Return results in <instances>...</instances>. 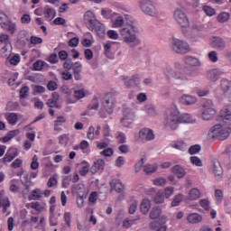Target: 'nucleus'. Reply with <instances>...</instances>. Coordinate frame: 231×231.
I'll return each mask as SVG.
<instances>
[{
  "label": "nucleus",
  "instance_id": "9b49d317",
  "mask_svg": "<svg viewBox=\"0 0 231 231\" xmlns=\"http://www.w3.org/2000/svg\"><path fill=\"white\" fill-rule=\"evenodd\" d=\"M174 46L177 53H189L190 47L189 43L181 40H175Z\"/></svg>",
  "mask_w": 231,
  "mask_h": 231
},
{
  "label": "nucleus",
  "instance_id": "8fccbe9b",
  "mask_svg": "<svg viewBox=\"0 0 231 231\" xmlns=\"http://www.w3.org/2000/svg\"><path fill=\"white\" fill-rule=\"evenodd\" d=\"M163 191L160 190L155 194V197L153 199L154 203L160 204V203H163Z\"/></svg>",
  "mask_w": 231,
  "mask_h": 231
},
{
  "label": "nucleus",
  "instance_id": "f8f14e48",
  "mask_svg": "<svg viewBox=\"0 0 231 231\" xmlns=\"http://www.w3.org/2000/svg\"><path fill=\"white\" fill-rule=\"evenodd\" d=\"M115 97L113 94H108L105 97L104 107L107 113H113V107H115Z\"/></svg>",
  "mask_w": 231,
  "mask_h": 231
},
{
  "label": "nucleus",
  "instance_id": "5fc2aeb1",
  "mask_svg": "<svg viewBox=\"0 0 231 231\" xmlns=\"http://www.w3.org/2000/svg\"><path fill=\"white\" fill-rule=\"evenodd\" d=\"M74 97L77 98V100H80V98H84V97H86V90H84V88H81L79 90H75Z\"/></svg>",
  "mask_w": 231,
  "mask_h": 231
},
{
  "label": "nucleus",
  "instance_id": "393cba45",
  "mask_svg": "<svg viewBox=\"0 0 231 231\" xmlns=\"http://www.w3.org/2000/svg\"><path fill=\"white\" fill-rule=\"evenodd\" d=\"M5 120H7L9 125H16L17 122H19V115L9 113L5 116Z\"/></svg>",
  "mask_w": 231,
  "mask_h": 231
},
{
  "label": "nucleus",
  "instance_id": "6e6552de",
  "mask_svg": "<svg viewBox=\"0 0 231 231\" xmlns=\"http://www.w3.org/2000/svg\"><path fill=\"white\" fill-rule=\"evenodd\" d=\"M219 121L225 125H231V106H225L219 112Z\"/></svg>",
  "mask_w": 231,
  "mask_h": 231
},
{
  "label": "nucleus",
  "instance_id": "0eeeda50",
  "mask_svg": "<svg viewBox=\"0 0 231 231\" xmlns=\"http://www.w3.org/2000/svg\"><path fill=\"white\" fill-rule=\"evenodd\" d=\"M122 82L126 88H139L140 75L135 74L132 77L122 76Z\"/></svg>",
  "mask_w": 231,
  "mask_h": 231
},
{
  "label": "nucleus",
  "instance_id": "6ab92c4d",
  "mask_svg": "<svg viewBox=\"0 0 231 231\" xmlns=\"http://www.w3.org/2000/svg\"><path fill=\"white\" fill-rule=\"evenodd\" d=\"M102 127L98 125L97 126V130L95 131V127L94 126H89L88 133H87V138L88 140H95V135L96 136H100V131H101Z\"/></svg>",
  "mask_w": 231,
  "mask_h": 231
},
{
  "label": "nucleus",
  "instance_id": "cd10ccee",
  "mask_svg": "<svg viewBox=\"0 0 231 231\" xmlns=\"http://www.w3.org/2000/svg\"><path fill=\"white\" fill-rule=\"evenodd\" d=\"M14 158H17V152L9 150L3 158L4 163H10Z\"/></svg>",
  "mask_w": 231,
  "mask_h": 231
},
{
  "label": "nucleus",
  "instance_id": "f03ea898",
  "mask_svg": "<svg viewBox=\"0 0 231 231\" xmlns=\"http://www.w3.org/2000/svg\"><path fill=\"white\" fill-rule=\"evenodd\" d=\"M231 134V127L227 125L217 124L213 125L209 132L208 136L211 138H217L220 142L226 140Z\"/></svg>",
  "mask_w": 231,
  "mask_h": 231
},
{
  "label": "nucleus",
  "instance_id": "0e129e2a",
  "mask_svg": "<svg viewBox=\"0 0 231 231\" xmlns=\"http://www.w3.org/2000/svg\"><path fill=\"white\" fill-rule=\"evenodd\" d=\"M114 152H115L112 150V148H106V149L103 150L102 152H100V154H101V156L109 158V157L113 156Z\"/></svg>",
  "mask_w": 231,
  "mask_h": 231
},
{
  "label": "nucleus",
  "instance_id": "7c9ffc66",
  "mask_svg": "<svg viewBox=\"0 0 231 231\" xmlns=\"http://www.w3.org/2000/svg\"><path fill=\"white\" fill-rule=\"evenodd\" d=\"M89 30H95L97 33H104V25L97 20L94 23L89 25Z\"/></svg>",
  "mask_w": 231,
  "mask_h": 231
},
{
  "label": "nucleus",
  "instance_id": "dca6fc26",
  "mask_svg": "<svg viewBox=\"0 0 231 231\" xmlns=\"http://www.w3.org/2000/svg\"><path fill=\"white\" fill-rule=\"evenodd\" d=\"M115 44H116L115 42H107L104 44V51L107 59H113L115 57V49H113Z\"/></svg>",
  "mask_w": 231,
  "mask_h": 231
},
{
  "label": "nucleus",
  "instance_id": "20e7f679",
  "mask_svg": "<svg viewBox=\"0 0 231 231\" xmlns=\"http://www.w3.org/2000/svg\"><path fill=\"white\" fill-rule=\"evenodd\" d=\"M0 26L11 35L17 32V23L8 20V16L5 14H0Z\"/></svg>",
  "mask_w": 231,
  "mask_h": 231
},
{
  "label": "nucleus",
  "instance_id": "412c9836",
  "mask_svg": "<svg viewBox=\"0 0 231 231\" xmlns=\"http://www.w3.org/2000/svg\"><path fill=\"white\" fill-rule=\"evenodd\" d=\"M188 223L198 224L203 221V216L199 213H191L187 217Z\"/></svg>",
  "mask_w": 231,
  "mask_h": 231
},
{
  "label": "nucleus",
  "instance_id": "e2e57ef3",
  "mask_svg": "<svg viewBox=\"0 0 231 231\" xmlns=\"http://www.w3.org/2000/svg\"><path fill=\"white\" fill-rule=\"evenodd\" d=\"M208 59L211 60V62H217L219 60V58L217 57V51H212L208 53Z\"/></svg>",
  "mask_w": 231,
  "mask_h": 231
},
{
  "label": "nucleus",
  "instance_id": "c85d7f7f",
  "mask_svg": "<svg viewBox=\"0 0 231 231\" xmlns=\"http://www.w3.org/2000/svg\"><path fill=\"white\" fill-rule=\"evenodd\" d=\"M201 198V191L199 189L193 188L189 192V199L190 201H194L196 199H199Z\"/></svg>",
  "mask_w": 231,
  "mask_h": 231
},
{
  "label": "nucleus",
  "instance_id": "aec40b11",
  "mask_svg": "<svg viewBox=\"0 0 231 231\" xmlns=\"http://www.w3.org/2000/svg\"><path fill=\"white\" fill-rule=\"evenodd\" d=\"M180 101L181 104L184 106H192V104H196L198 102V98L194 96L190 95H183L180 98Z\"/></svg>",
  "mask_w": 231,
  "mask_h": 231
},
{
  "label": "nucleus",
  "instance_id": "f704fd0d",
  "mask_svg": "<svg viewBox=\"0 0 231 231\" xmlns=\"http://www.w3.org/2000/svg\"><path fill=\"white\" fill-rule=\"evenodd\" d=\"M151 210V201L149 199H143L141 203V212L147 214Z\"/></svg>",
  "mask_w": 231,
  "mask_h": 231
},
{
  "label": "nucleus",
  "instance_id": "c756f323",
  "mask_svg": "<svg viewBox=\"0 0 231 231\" xmlns=\"http://www.w3.org/2000/svg\"><path fill=\"white\" fill-rule=\"evenodd\" d=\"M183 60L187 66H199V60L192 56H185Z\"/></svg>",
  "mask_w": 231,
  "mask_h": 231
},
{
  "label": "nucleus",
  "instance_id": "052dcab7",
  "mask_svg": "<svg viewBox=\"0 0 231 231\" xmlns=\"http://www.w3.org/2000/svg\"><path fill=\"white\" fill-rule=\"evenodd\" d=\"M48 62H50V64H57L59 62V56L57 53L51 54L48 58Z\"/></svg>",
  "mask_w": 231,
  "mask_h": 231
},
{
  "label": "nucleus",
  "instance_id": "69168bd1",
  "mask_svg": "<svg viewBox=\"0 0 231 231\" xmlns=\"http://www.w3.org/2000/svg\"><path fill=\"white\" fill-rule=\"evenodd\" d=\"M69 183H71V175H67L63 177V180H62L63 189H68V187H69Z\"/></svg>",
  "mask_w": 231,
  "mask_h": 231
},
{
  "label": "nucleus",
  "instance_id": "bb28decb",
  "mask_svg": "<svg viewBox=\"0 0 231 231\" xmlns=\"http://www.w3.org/2000/svg\"><path fill=\"white\" fill-rule=\"evenodd\" d=\"M84 21L85 23H88L89 26H91L97 21V17L93 12L87 11L84 14Z\"/></svg>",
  "mask_w": 231,
  "mask_h": 231
},
{
  "label": "nucleus",
  "instance_id": "bf43d9fd",
  "mask_svg": "<svg viewBox=\"0 0 231 231\" xmlns=\"http://www.w3.org/2000/svg\"><path fill=\"white\" fill-rule=\"evenodd\" d=\"M28 93H30V88L28 87H23L20 89V98H28Z\"/></svg>",
  "mask_w": 231,
  "mask_h": 231
},
{
  "label": "nucleus",
  "instance_id": "c9c22d12",
  "mask_svg": "<svg viewBox=\"0 0 231 231\" xmlns=\"http://www.w3.org/2000/svg\"><path fill=\"white\" fill-rule=\"evenodd\" d=\"M143 109H146L147 115H150L151 116H156V115H158V112H156V108H154L152 104H146L143 106Z\"/></svg>",
  "mask_w": 231,
  "mask_h": 231
},
{
  "label": "nucleus",
  "instance_id": "72a5a7b5",
  "mask_svg": "<svg viewBox=\"0 0 231 231\" xmlns=\"http://www.w3.org/2000/svg\"><path fill=\"white\" fill-rule=\"evenodd\" d=\"M10 199L7 197H5V190L0 191V208L1 207H10Z\"/></svg>",
  "mask_w": 231,
  "mask_h": 231
},
{
  "label": "nucleus",
  "instance_id": "b1692460",
  "mask_svg": "<svg viewBox=\"0 0 231 231\" xmlns=\"http://www.w3.org/2000/svg\"><path fill=\"white\" fill-rule=\"evenodd\" d=\"M71 192L77 194L78 196H84L86 192V187L84 184H76L71 187Z\"/></svg>",
  "mask_w": 231,
  "mask_h": 231
},
{
  "label": "nucleus",
  "instance_id": "09e8293b",
  "mask_svg": "<svg viewBox=\"0 0 231 231\" xmlns=\"http://www.w3.org/2000/svg\"><path fill=\"white\" fill-rule=\"evenodd\" d=\"M106 35H107L108 39H112L114 41L118 40V38L120 37V34H118V32H116L115 30L107 31Z\"/></svg>",
  "mask_w": 231,
  "mask_h": 231
},
{
  "label": "nucleus",
  "instance_id": "39448f33",
  "mask_svg": "<svg viewBox=\"0 0 231 231\" xmlns=\"http://www.w3.org/2000/svg\"><path fill=\"white\" fill-rule=\"evenodd\" d=\"M35 15H39L40 17L44 15L45 19H49L50 21H52V19H55L57 17V11L53 9L52 7H50V5H45L44 7H40L34 10Z\"/></svg>",
  "mask_w": 231,
  "mask_h": 231
},
{
  "label": "nucleus",
  "instance_id": "de8ad7c7",
  "mask_svg": "<svg viewBox=\"0 0 231 231\" xmlns=\"http://www.w3.org/2000/svg\"><path fill=\"white\" fill-rule=\"evenodd\" d=\"M202 10L208 17H212L216 14V9L212 8L209 5H204Z\"/></svg>",
  "mask_w": 231,
  "mask_h": 231
},
{
  "label": "nucleus",
  "instance_id": "473e14b6",
  "mask_svg": "<svg viewBox=\"0 0 231 231\" xmlns=\"http://www.w3.org/2000/svg\"><path fill=\"white\" fill-rule=\"evenodd\" d=\"M57 102H59V94L53 93L52 97L48 99L47 106L49 107H59V106H57Z\"/></svg>",
  "mask_w": 231,
  "mask_h": 231
},
{
  "label": "nucleus",
  "instance_id": "a878e982",
  "mask_svg": "<svg viewBox=\"0 0 231 231\" xmlns=\"http://www.w3.org/2000/svg\"><path fill=\"white\" fill-rule=\"evenodd\" d=\"M213 171L216 178H221V176H223V168L219 161L213 162Z\"/></svg>",
  "mask_w": 231,
  "mask_h": 231
},
{
  "label": "nucleus",
  "instance_id": "680f3d73",
  "mask_svg": "<svg viewBox=\"0 0 231 231\" xmlns=\"http://www.w3.org/2000/svg\"><path fill=\"white\" fill-rule=\"evenodd\" d=\"M72 69L73 73H82V63L80 61L75 62Z\"/></svg>",
  "mask_w": 231,
  "mask_h": 231
},
{
  "label": "nucleus",
  "instance_id": "f257e3e1",
  "mask_svg": "<svg viewBox=\"0 0 231 231\" xmlns=\"http://www.w3.org/2000/svg\"><path fill=\"white\" fill-rule=\"evenodd\" d=\"M125 21L127 23L124 25V17L117 16L112 23V28H120L119 35L123 42L130 48H136L142 44V41L136 35L139 32L138 26L134 23V19L129 14L125 15Z\"/></svg>",
  "mask_w": 231,
  "mask_h": 231
},
{
  "label": "nucleus",
  "instance_id": "f3484780",
  "mask_svg": "<svg viewBox=\"0 0 231 231\" xmlns=\"http://www.w3.org/2000/svg\"><path fill=\"white\" fill-rule=\"evenodd\" d=\"M165 125L167 127H171V129H174V109L173 108H170L166 111Z\"/></svg>",
  "mask_w": 231,
  "mask_h": 231
},
{
  "label": "nucleus",
  "instance_id": "ea45409f",
  "mask_svg": "<svg viewBox=\"0 0 231 231\" xmlns=\"http://www.w3.org/2000/svg\"><path fill=\"white\" fill-rule=\"evenodd\" d=\"M28 198H29V201H32V199L33 200L41 199V198H42V192H41V189H35L32 190V195L29 196Z\"/></svg>",
  "mask_w": 231,
  "mask_h": 231
},
{
  "label": "nucleus",
  "instance_id": "9d476101",
  "mask_svg": "<svg viewBox=\"0 0 231 231\" xmlns=\"http://www.w3.org/2000/svg\"><path fill=\"white\" fill-rule=\"evenodd\" d=\"M175 15H177L176 21H177V23H179V24H180V26H181V28H189L190 23L189 22V18L187 17V14H185V13H183L182 11H176Z\"/></svg>",
  "mask_w": 231,
  "mask_h": 231
},
{
  "label": "nucleus",
  "instance_id": "4c0bfd02",
  "mask_svg": "<svg viewBox=\"0 0 231 231\" xmlns=\"http://www.w3.org/2000/svg\"><path fill=\"white\" fill-rule=\"evenodd\" d=\"M220 88L224 93H227V91H230L231 88V81L228 79H222Z\"/></svg>",
  "mask_w": 231,
  "mask_h": 231
},
{
  "label": "nucleus",
  "instance_id": "603ef678",
  "mask_svg": "<svg viewBox=\"0 0 231 231\" xmlns=\"http://www.w3.org/2000/svg\"><path fill=\"white\" fill-rule=\"evenodd\" d=\"M201 151V145L194 144L189 148V154H198Z\"/></svg>",
  "mask_w": 231,
  "mask_h": 231
},
{
  "label": "nucleus",
  "instance_id": "2f4dec72",
  "mask_svg": "<svg viewBox=\"0 0 231 231\" xmlns=\"http://www.w3.org/2000/svg\"><path fill=\"white\" fill-rule=\"evenodd\" d=\"M12 51V44L11 43H5L1 51H0V53H1V56L4 57V58H8L10 57V53Z\"/></svg>",
  "mask_w": 231,
  "mask_h": 231
},
{
  "label": "nucleus",
  "instance_id": "4d7b16f0",
  "mask_svg": "<svg viewBox=\"0 0 231 231\" xmlns=\"http://www.w3.org/2000/svg\"><path fill=\"white\" fill-rule=\"evenodd\" d=\"M116 140L119 142V143H125L127 137L125 136V134L118 132L116 134Z\"/></svg>",
  "mask_w": 231,
  "mask_h": 231
},
{
  "label": "nucleus",
  "instance_id": "2eb2a0df",
  "mask_svg": "<svg viewBox=\"0 0 231 231\" xmlns=\"http://www.w3.org/2000/svg\"><path fill=\"white\" fill-rule=\"evenodd\" d=\"M139 138L150 142V140H154V133L151 129L143 128L139 131Z\"/></svg>",
  "mask_w": 231,
  "mask_h": 231
},
{
  "label": "nucleus",
  "instance_id": "13d9d810",
  "mask_svg": "<svg viewBox=\"0 0 231 231\" xmlns=\"http://www.w3.org/2000/svg\"><path fill=\"white\" fill-rule=\"evenodd\" d=\"M73 66H75V63L71 60H66L63 63V68L67 69V71L73 69Z\"/></svg>",
  "mask_w": 231,
  "mask_h": 231
},
{
  "label": "nucleus",
  "instance_id": "6e6d98bb",
  "mask_svg": "<svg viewBox=\"0 0 231 231\" xmlns=\"http://www.w3.org/2000/svg\"><path fill=\"white\" fill-rule=\"evenodd\" d=\"M153 184L156 185L157 187H163L167 184V180L163 178H157L153 180Z\"/></svg>",
  "mask_w": 231,
  "mask_h": 231
},
{
  "label": "nucleus",
  "instance_id": "79ce46f5",
  "mask_svg": "<svg viewBox=\"0 0 231 231\" xmlns=\"http://www.w3.org/2000/svg\"><path fill=\"white\" fill-rule=\"evenodd\" d=\"M156 169H158L156 164H146L143 167V172L145 174H152V172H156Z\"/></svg>",
  "mask_w": 231,
  "mask_h": 231
},
{
  "label": "nucleus",
  "instance_id": "a18cd8bd",
  "mask_svg": "<svg viewBox=\"0 0 231 231\" xmlns=\"http://www.w3.org/2000/svg\"><path fill=\"white\" fill-rule=\"evenodd\" d=\"M60 145H68L69 143V134H64L58 137Z\"/></svg>",
  "mask_w": 231,
  "mask_h": 231
},
{
  "label": "nucleus",
  "instance_id": "4be33fe9",
  "mask_svg": "<svg viewBox=\"0 0 231 231\" xmlns=\"http://www.w3.org/2000/svg\"><path fill=\"white\" fill-rule=\"evenodd\" d=\"M221 76V71L217 69H214L212 70L208 71L207 78L208 80H211V82L217 81V79Z\"/></svg>",
  "mask_w": 231,
  "mask_h": 231
},
{
  "label": "nucleus",
  "instance_id": "a19ab883",
  "mask_svg": "<svg viewBox=\"0 0 231 231\" xmlns=\"http://www.w3.org/2000/svg\"><path fill=\"white\" fill-rule=\"evenodd\" d=\"M174 174L177 176V178H183L187 172L185 171V169L180 165H176L174 166Z\"/></svg>",
  "mask_w": 231,
  "mask_h": 231
},
{
  "label": "nucleus",
  "instance_id": "c03bdc74",
  "mask_svg": "<svg viewBox=\"0 0 231 231\" xmlns=\"http://www.w3.org/2000/svg\"><path fill=\"white\" fill-rule=\"evenodd\" d=\"M174 147L179 151H187V143L183 140H177L174 143Z\"/></svg>",
  "mask_w": 231,
  "mask_h": 231
},
{
  "label": "nucleus",
  "instance_id": "37998d69",
  "mask_svg": "<svg viewBox=\"0 0 231 231\" xmlns=\"http://www.w3.org/2000/svg\"><path fill=\"white\" fill-rule=\"evenodd\" d=\"M138 219H140V218H134V219L125 218L123 221V227L124 228H131V226H133V225H134L138 221Z\"/></svg>",
  "mask_w": 231,
  "mask_h": 231
},
{
  "label": "nucleus",
  "instance_id": "a211bd4d",
  "mask_svg": "<svg viewBox=\"0 0 231 231\" xmlns=\"http://www.w3.org/2000/svg\"><path fill=\"white\" fill-rule=\"evenodd\" d=\"M104 167H106V162H104L102 159H99L93 163L92 167L90 168V172L92 174H97L98 171H103Z\"/></svg>",
  "mask_w": 231,
  "mask_h": 231
},
{
  "label": "nucleus",
  "instance_id": "774afa93",
  "mask_svg": "<svg viewBox=\"0 0 231 231\" xmlns=\"http://www.w3.org/2000/svg\"><path fill=\"white\" fill-rule=\"evenodd\" d=\"M79 38L74 37V38H71V39L69 41L68 44H69V46L70 48H77V46H79Z\"/></svg>",
  "mask_w": 231,
  "mask_h": 231
},
{
  "label": "nucleus",
  "instance_id": "338daca9",
  "mask_svg": "<svg viewBox=\"0 0 231 231\" xmlns=\"http://www.w3.org/2000/svg\"><path fill=\"white\" fill-rule=\"evenodd\" d=\"M83 163H86V165L81 168L79 174L80 176H88V172H89V164L86 162H83Z\"/></svg>",
  "mask_w": 231,
  "mask_h": 231
},
{
  "label": "nucleus",
  "instance_id": "49530a36",
  "mask_svg": "<svg viewBox=\"0 0 231 231\" xmlns=\"http://www.w3.org/2000/svg\"><path fill=\"white\" fill-rule=\"evenodd\" d=\"M230 19V14L226 12H222L217 16L218 23H226Z\"/></svg>",
  "mask_w": 231,
  "mask_h": 231
},
{
  "label": "nucleus",
  "instance_id": "58836bf2",
  "mask_svg": "<svg viewBox=\"0 0 231 231\" xmlns=\"http://www.w3.org/2000/svg\"><path fill=\"white\" fill-rule=\"evenodd\" d=\"M162 216V208L160 207H154L150 212L151 219H158V217Z\"/></svg>",
  "mask_w": 231,
  "mask_h": 231
},
{
  "label": "nucleus",
  "instance_id": "ddd939ff",
  "mask_svg": "<svg viewBox=\"0 0 231 231\" xmlns=\"http://www.w3.org/2000/svg\"><path fill=\"white\" fill-rule=\"evenodd\" d=\"M210 45L216 50H223L226 48V42L221 37L214 36L211 38Z\"/></svg>",
  "mask_w": 231,
  "mask_h": 231
},
{
  "label": "nucleus",
  "instance_id": "3c124183",
  "mask_svg": "<svg viewBox=\"0 0 231 231\" xmlns=\"http://www.w3.org/2000/svg\"><path fill=\"white\" fill-rule=\"evenodd\" d=\"M46 66V63L42 60H37L36 62L33 63V69L34 71H41L42 70V68Z\"/></svg>",
  "mask_w": 231,
  "mask_h": 231
},
{
  "label": "nucleus",
  "instance_id": "1a4fd4ad",
  "mask_svg": "<svg viewBox=\"0 0 231 231\" xmlns=\"http://www.w3.org/2000/svg\"><path fill=\"white\" fill-rule=\"evenodd\" d=\"M192 122V118L189 114H180L178 110H174V125L177 124H190Z\"/></svg>",
  "mask_w": 231,
  "mask_h": 231
},
{
  "label": "nucleus",
  "instance_id": "5701e85b",
  "mask_svg": "<svg viewBox=\"0 0 231 231\" xmlns=\"http://www.w3.org/2000/svg\"><path fill=\"white\" fill-rule=\"evenodd\" d=\"M110 186L112 190H116L117 193L124 191V184H122V182H120L118 180L113 179L110 180Z\"/></svg>",
  "mask_w": 231,
  "mask_h": 231
},
{
  "label": "nucleus",
  "instance_id": "e433bc0d",
  "mask_svg": "<svg viewBox=\"0 0 231 231\" xmlns=\"http://www.w3.org/2000/svg\"><path fill=\"white\" fill-rule=\"evenodd\" d=\"M123 116V118H126V120H134V112L131 108H125Z\"/></svg>",
  "mask_w": 231,
  "mask_h": 231
},
{
  "label": "nucleus",
  "instance_id": "423d86ee",
  "mask_svg": "<svg viewBox=\"0 0 231 231\" xmlns=\"http://www.w3.org/2000/svg\"><path fill=\"white\" fill-rule=\"evenodd\" d=\"M204 107H208V108H204L202 111V118L203 120H212V118H214V116H216L217 115V111L216 109L212 108V100L208 99L206 101V104H204Z\"/></svg>",
  "mask_w": 231,
  "mask_h": 231
},
{
  "label": "nucleus",
  "instance_id": "4468645a",
  "mask_svg": "<svg viewBox=\"0 0 231 231\" xmlns=\"http://www.w3.org/2000/svg\"><path fill=\"white\" fill-rule=\"evenodd\" d=\"M30 41V35L28 32L22 30L17 33L16 42L20 44V46H26V42Z\"/></svg>",
  "mask_w": 231,
  "mask_h": 231
},
{
  "label": "nucleus",
  "instance_id": "7ed1b4c3",
  "mask_svg": "<svg viewBox=\"0 0 231 231\" xmlns=\"http://www.w3.org/2000/svg\"><path fill=\"white\" fill-rule=\"evenodd\" d=\"M139 7L143 14L150 17H158L160 14L152 0H142V2H139Z\"/></svg>",
  "mask_w": 231,
  "mask_h": 231
},
{
  "label": "nucleus",
  "instance_id": "864d4df0",
  "mask_svg": "<svg viewBox=\"0 0 231 231\" xmlns=\"http://www.w3.org/2000/svg\"><path fill=\"white\" fill-rule=\"evenodd\" d=\"M190 162L197 167H203V162L198 156L190 157Z\"/></svg>",
  "mask_w": 231,
  "mask_h": 231
}]
</instances>
